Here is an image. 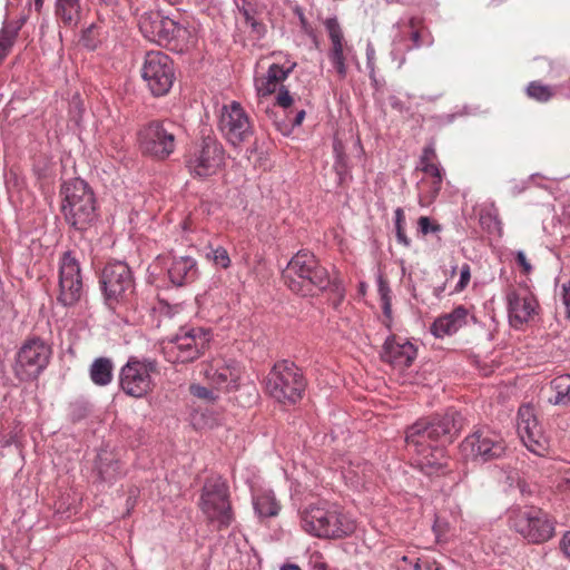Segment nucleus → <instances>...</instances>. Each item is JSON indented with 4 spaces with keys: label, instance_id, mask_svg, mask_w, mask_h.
I'll return each mask as SVG.
<instances>
[{
    "label": "nucleus",
    "instance_id": "obj_1",
    "mask_svg": "<svg viewBox=\"0 0 570 570\" xmlns=\"http://www.w3.org/2000/svg\"><path fill=\"white\" fill-rule=\"evenodd\" d=\"M287 287L301 296H314L330 291L337 297V306L344 297V287L338 278H331L328 271L309 250H298L282 273Z\"/></svg>",
    "mask_w": 570,
    "mask_h": 570
},
{
    "label": "nucleus",
    "instance_id": "obj_2",
    "mask_svg": "<svg viewBox=\"0 0 570 570\" xmlns=\"http://www.w3.org/2000/svg\"><path fill=\"white\" fill-rule=\"evenodd\" d=\"M463 429V417L460 412L451 409L443 414L422 417L405 431V442L422 452L428 443L445 446L454 442Z\"/></svg>",
    "mask_w": 570,
    "mask_h": 570
},
{
    "label": "nucleus",
    "instance_id": "obj_3",
    "mask_svg": "<svg viewBox=\"0 0 570 570\" xmlns=\"http://www.w3.org/2000/svg\"><path fill=\"white\" fill-rule=\"evenodd\" d=\"M60 196L61 213L70 227L78 232H86L97 222V199L87 181L81 178L63 181Z\"/></svg>",
    "mask_w": 570,
    "mask_h": 570
},
{
    "label": "nucleus",
    "instance_id": "obj_4",
    "mask_svg": "<svg viewBox=\"0 0 570 570\" xmlns=\"http://www.w3.org/2000/svg\"><path fill=\"white\" fill-rule=\"evenodd\" d=\"M307 381L294 362L282 360L274 364L265 379L266 393L283 405H294L303 399Z\"/></svg>",
    "mask_w": 570,
    "mask_h": 570
},
{
    "label": "nucleus",
    "instance_id": "obj_5",
    "mask_svg": "<svg viewBox=\"0 0 570 570\" xmlns=\"http://www.w3.org/2000/svg\"><path fill=\"white\" fill-rule=\"evenodd\" d=\"M303 529L318 538L342 539L355 531V523L335 508L311 504L302 512Z\"/></svg>",
    "mask_w": 570,
    "mask_h": 570
},
{
    "label": "nucleus",
    "instance_id": "obj_6",
    "mask_svg": "<svg viewBox=\"0 0 570 570\" xmlns=\"http://www.w3.org/2000/svg\"><path fill=\"white\" fill-rule=\"evenodd\" d=\"M225 163L222 144L213 136H204L185 156V166L194 178H207Z\"/></svg>",
    "mask_w": 570,
    "mask_h": 570
},
{
    "label": "nucleus",
    "instance_id": "obj_7",
    "mask_svg": "<svg viewBox=\"0 0 570 570\" xmlns=\"http://www.w3.org/2000/svg\"><path fill=\"white\" fill-rule=\"evenodd\" d=\"M159 373L158 363L151 358L130 356L119 371V386L129 396L139 399L153 391V374Z\"/></svg>",
    "mask_w": 570,
    "mask_h": 570
},
{
    "label": "nucleus",
    "instance_id": "obj_8",
    "mask_svg": "<svg viewBox=\"0 0 570 570\" xmlns=\"http://www.w3.org/2000/svg\"><path fill=\"white\" fill-rule=\"evenodd\" d=\"M200 509L209 522L218 523V530L230 525L234 517L225 481L217 478L205 482L200 495Z\"/></svg>",
    "mask_w": 570,
    "mask_h": 570
},
{
    "label": "nucleus",
    "instance_id": "obj_9",
    "mask_svg": "<svg viewBox=\"0 0 570 570\" xmlns=\"http://www.w3.org/2000/svg\"><path fill=\"white\" fill-rule=\"evenodd\" d=\"M176 126L169 121L154 120L144 126L138 132L139 147L142 154L155 159L164 160L175 150Z\"/></svg>",
    "mask_w": 570,
    "mask_h": 570
},
{
    "label": "nucleus",
    "instance_id": "obj_10",
    "mask_svg": "<svg viewBox=\"0 0 570 570\" xmlns=\"http://www.w3.org/2000/svg\"><path fill=\"white\" fill-rule=\"evenodd\" d=\"M511 522L514 530L531 543L546 542L554 533L553 522L548 513L534 507L513 511Z\"/></svg>",
    "mask_w": 570,
    "mask_h": 570
},
{
    "label": "nucleus",
    "instance_id": "obj_11",
    "mask_svg": "<svg viewBox=\"0 0 570 570\" xmlns=\"http://www.w3.org/2000/svg\"><path fill=\"white\" fill-rule=\"evenodd\" d=\"M50 346L39 337L27 340L17 354L14 373L20 381L36 380L48 366Z\"/></svg>",
    "mask_w": 570,
    "mask_h": 570
},
{
    "label": "nucleus",
    "instance_id": "obj_12",
    "mask_svg": "<svg viewBox=\"0 0 570 570\" xmlns=\"http://www.w3.org/2000/svg\"><path fill=\"white\" fill-rule=\"evenodd\" d=\"M141 76L155 97L165 96L175 80L173 60L161 51H149L145 57Z\"/></svg>",
    "mask_w": 570,
    "mask_h": 570
},
{
    "label": "nucleus",
    "instance_id": "obj_13",
    "mask_svg": "<svg viewBox=\"0 0 570 570\" xmlns=\"http://www.w3.org/2000/svg\"><path fill=\"white\" fill-rule=\"evenodd\" d=\"M461 450L472 461L485 463L503 458L507 453V445L497 433L480 429L464 439Z\"/></svg>",
    "mask_w": 570,
    "mask_h": 570
},
{
    "label": "nucleus",
    "instance_id": "obj_14",
    "mask_svg": "<svg viewBox=\"0 0 570 570\" xmlns=\"http://www.w3.org/2000/svg\"><path fill=\"white\" fill-rule=\"evenodd\" d=\"M99 283L109 305L126 299L134 291L131 271L124 262L108 263L101 272Z\"/></svg>",
    "mask_w": 570,
    "mask_h": 570
},
{
    "label": "nucleus",
    "instance_id": "obj_15",
    "mask_svg": "<svg viewBox=\"0 0 570 570\" xmlns=\"http://www.w3.org/2000/svg\"><path fill=\"white\" fill-rule=\"evenodd\" d=\"M82 294L83 285L79 262L71 252H66L60 262L57 301L65 307L73 306L81 299Z\"/></svg>",
    "mask_w": 570,
    "mask_h": 570
},
{
    "label": "nucleus",
    "instance_id": "obj_16",
    "mask_svg": "<svg viewBox=\"0 0 570 570\" xmlns=\"http://www.w3.org/2000/svg\"><path fill=\"white\" fill-rule=\"evenodd\" d=\"M209 338L203 328H180L169 338V355L173 362L189 363L203 354Z\"/></svg>",
    "mask_w": 570,
    "mask_h": 570
},
{
    "label": "nucleus",
    "instance_id": "obj_17",
    "mask_svg": "<svg viewBox=\"0 0 570 570\" xmlns=\"http://www.w3.org/2000/svg\"><path fill=\"white\" fill-rule=\"evenodd\" d=\"M220 129L228 142L235 147L247 141L254 134L248 115L237 101L223 107Z\"/></svg>",
    "mask_w": 570,
    "mask_h": 570
},
{
    "label": "nucleus",
    "instance_id": "obj_18",
    "mask_svg": "<svg viewBox=\"0 0 570 570\" xmlns=\"http://www.w3.org/2000/svg\"><path fill=\"white\" fill-rule=\"evenodd\" d=\"M139 29L148 40L167 46L179 36L181 27L160 11H148L141 14Z\"/></svg>",
    "mask_w": 570,
    "mask_h": 570
},
{
    "label": "nucleus",
    "instance_id": "obj_19",
    "mask_svg": "<svg viewBox=\"0 0 570 570\" xmlns=\"http://www.w3.org/2000/svg\"><path fill=\"white\" fill-rule=\"evenodd\" d=\"M518 431L524 445L531 452L543 455L548 448L547 439L532 407L529 405H523L519 409Z\"/></svg>",
    "mask_w": 570,
    "mask_h": 570
},
{
    "label": "nucleus",
    "instance_id": "obj_20",
    "mask_svg": "<svg viewBox=\"0 0 570 570\" xmlns=\"http://www.w3.org/2000/svg\"><path fill=\"white\" fill-rule=\"evenodd\" d=\"M509 318L512 325L518 326L527 323L537 314L539 303L532 294L521 296L515 291L507 295Z\"/></svg>",
    "mask_w": 570,
    "mask_h": 570
},
{
    "label": "nucleus",
    "instance_id": "obj_21",
    "mask_svg": "<svg viewBox=\"0 0 570 570\" xmlns=\"http://www.w3.org/2000/svg\"><path fill=\"white\" fill-rule=\"evenodd\" d=\"M416 357V347L409 341L397 342L395 336H389L381 353L382 361L393 366L409 367Z\"/></svg>",
    "mask_w": 570,
    "mask_h": 570
},
{
    "label": "nucleus",
    "instance_id": "obj_22",
    "mask_svg": "<svg viewBox=\"0 0 570 570\" xmlns=\"http://www.w3.org/2000/svg\"><path fill=\"white\" fill-rule=\"evenodd\" d=\"M325 27L332 41V49L328 53L330 60L341 78L346 77L345 58L343 55V32L336 18H328Z\"/></svg>",
    "mask_w": 570,
    "mask_h": 570
},
{
    "label": "nucleus",
    "instance_id": "obj_23",
    "mask_svg": "<svg viewBox=\"0 0 570 570\" xmlns=\"http://www.w3.org/2000/svg\"><path fill=\"white\" fill-rule=\"evenodd\" d=\"M428 448L430 452L424 454L419 462L422 472L429 476L448 473L449 458L445 452V446H438V444L433 446L431 443H428L421 453Z\"/></svg>",
    "mask_w": 570,
    "mask_h": 570
},
{
    "label": "nucleus",
    "instance_id": "obj_24",
    "mask_svg": "<svg viewBox=\"0 0 570 570\" xmlns=\"http://www.w3.org/2000/svg\"><path fill=\"white\" fill-rule=\"evenodd\" d=\"M168 277L176 286L194 282L197 277L196 261L189 256L175 258L168 269Z\"/></svg>",
    "mask_w": 570,
    "mask_h": 570
},
{
    "label": "nucleus",
    "instance_id": "obj_25",
    "mask_svg": "<svg viewBox=\"0 0 570 570\" xmlns=\"http://www.w3.org/2000/svg\"><path fill=\"white\" fill-rule=\"evenodd\" d=\"M96 470L100 482L111 483L121 475L119 460L108 451H101L96 461Z\"/></svg>",
    "mask_w": 570,
    "mask_h": 570
},
{
    "label": "nucleus",
    "instance_id": "obj_26",
    "mask_svg": "<svg viewBox=\"0 0 570 570\" xmlns=\"http://www.w3.org/2000/svg\"><path fill=\"white\" fill-rule=\"evenodd\" d=\"M55 14L65 27L75 28L81 19L80 2H56Z\"/></svg>",
    "mask_w": 570,
    "mask_h": 570
},
{
    "label": "nucleus",
    "instance_id": "obj_27",
    "mask_svg": "<svg viewBox=\"0 0 570 570\" xmlns=\"http://www.w3.org/2000/svg\"><path fill=\"white\" fill-rule=\"evenodd\" d=\"M114 364L108 357H97L89 368V375L94 384L106 386L112 381Z\"/></svg>",
    "mask_w": 570,
    "mask_h": 570
},
{
    "label": "nucleus",
    "instance_id": "obj_28",
    "mask_svg": "<svg viewBox=\"0 0 570 570\" xmlns=\"http://www.w3.org/2000/svg\"><path fill=\"white\" fill-rule=\"evenodd\" d=\"M553 396L549 397V402L556 405H564L570 402V374L554 377L550 383Z\"/></svg>",
    "mask_w": 570,
    "mask_h": 570
},
{
    "label": "nucleus",
    "instance_id": "obj_29",
    "mask_svg": "<svg viewBox=\"0 0 570 570\" xmlns=\"http://www.w3.org/2000/svg\"><path fill=\"white\" fill-rule=\"evenodd\" d=\"M254 509L259 517L272 518L279 512V504L272 493H263L254 499Z\"/></svg>",
    "mask_w": 570,
    "mask_h": 570
},
{
    "label": "nucleus",
    "instance_id": "obj_30",
    "mask_svg": "<svg viewBox=\"0 0 570 570\" xmlns=\"http://www.w3.org/2000/svg\"><path fill=\"white\" fill-rule=\"evenodd\" d=\"M525 92L529 98L539 102H548L556 96V88L534 80L529 82Z\"/></svg>",
    "mask_w": 570,
    "mask_h": 570
},
{
    "label": "nucleus",
    "instance_id": "obj_31",
    "mask_svg": "<svg viewBox=\"0 0 570 570\" xmlns=\"http://www.w3.org/2000/svg\"><path fill=\"white\" fill-rule=\"evenodd\" d=\"M20 27H12V23H6L0 30V59H3L12 48Z\"/></svg>",
    "mask_w": 570,
    "mask_h": 570
},
{
    "label": "nucleus",
    "instance_id": "obj_32",
    "mask_svg": "<svg viewBox=\"0 0 570 570\" xmlns=\"http://www.w3.org/2000/svg\"><path fill=\"white\" fill-rule=\"evenodd\" d=\"M410 40L412 41L410 49H419L423 46L431 47L434 43V37L429 28L411 31Z\"/></svg>",
    "mask_w": 570,
    "mask_h": 570
},
{
    "label": "nucleus",
    "instance_id": "obj_33",
    "mask_svg": "<svg viewBox=\"0 0 570 570\" xmlns=\"http://www.w3.org/2000/svg\"><path fill=\"white\" fill-rule=\"evenodd\" d=\"M421 165V170L426 174V175H430L433 180H432V194H433V197H435L440 189H441V185H442V174H441V169L439 167V165L434 164V163H425V164H420Z\"/></svg>",
    "mask_w": 570,
    "mask_h": 570
},
{
    "label": "nucleus",
    "instance_id": "obj_34",
    "mask_svg": "<svg viewBox=\"0 0 570 570\" xmlns=\"http://www.w3.org/2000/svg\"><path fill=\"white\" fill-rule=\"evenodd\" d=\"M239 12L244 17L247 24L250 26L252 31L255 32L258 37H262L266 32L265 26L255 19V10L252 7L238 8Z\"/></svg>",
    "mask_w": 570,
    "mask_h": 570
},
{
    "label": "nucleus",
    "instance_id": "obj_35",
    "mask_svg": "<svg viewBox=\"0 0 570 570\" xmlns=\"http://www.w3.org/2000/svg\"><path fill=\"white\" fill-rule=\"evenodd\" d=\"M294 67H295V63L293 66H291L289 68L284 69L283 66L273 63L269 66L266 77L268 78L269 82H275L276 85H278L279 82L284 81L289 76V73L293 71Z\"/></svg>",
    "mask_w": 570,
    "mask_h": 570
},
{
    "label": "nucleus",
    "instance_id": "obj_36",
    "mask_svg": "<svg viewBox=\"0 0 570 570\" xmlns=\"http://www.w3.org/2000/svg\"><path fill=\"white\" fill-rule=\"evenodd\" d=\"M443 316L448 318L449 323L452 325V328L459 331L466 323L468 309L460 305L455 307L451 313Z\"/></svg>",
    "mask_w": 570,
    "mask_h": 570
},
{
    "label": "nucleus",
    "instance_id": "obj_37",
    "mask_svg": "<svg viewBox=\"0 0 570 570\" xmlns=\"http://www.w3.org/2000/svg\"><path fill=\"white\" fill-rule=\"evenodd\" d=\"M455 332L456 331L452 328V325L449 323L448 318H445L443 315L438 317L431 326V333L435 337H443L445 335H451Z\"/></svg>",
    "mask_w": 570,
    "mask_h": 570
},
{
    "label": "nucleus",
    "instance_id": "obj_38",
    "mask_svg": "<svg viewBox=\"0 0 570 570\" xmlns=\"http://www.w3.org/2000/svg\"><path fill=\"white\" fill-rule=\"evenodd\" d=\"M480 222L481 224L489 230L492 228H500L501 222L499 219L497 208L492 206L489 210H482L480 213Z\"/></svg>",
    "mask_w": 570,
    "mask_h": 570
},
{
    "label": "nucleus",
    "instance_id": "obj_39",
    "mask_svg": "<svg viewBox=\"0 0 570 570\" xmlns=\"http://www.w3.org/2000/svg\"><path fill=\"white\" fill-rule=\"evenodd\" d=\"M404 213L402 208H397L395 210V232L397 242L406 247L411 245L410 238L405 235L404 232Z\"/></svg>",
    "mask_w": 570,
    "mask_h": 570
},
{
    "label": "nucleus",
    "instance_id": "obj_40",
    "mask_svg": "<svg viewBox=\"0 0 570 570\" xmlns=\"http://www.w3.org/2000/svg\"><path fill=\"white\" fill-rule=\"evenodd\" d=\"M207 257L213 259L216 266L227 268L230 265V258L227 250L224 247H217L207 254Z\"/></svg>",
    "mask_w": 570,
    "mask_h": 570
},
{
    "label": "nucleus",
    "instance_id": "obj_41",
    "mask_svg": "<svg viewBox=\"0 0 570 570\" xmlns=\"http://www.w3.org/2000/svg\"><path fill=\"white\" fill-rule=\"evenodd\" d=\"M190 394L195 397L206 400L209 403H214L216 400V395L214 392L206 386L199 385V384H191L189 386Z\"/></svg>",
    "mask_w": 570,
    "mask_h": 570
},
{
    "label": "nucleus",
    "instance_id": "obj_42",
    "mask_svg": "<svg viewBox=\"0 0 570 570\" xmlns=\"http://www.w3.org/2000/svg\"><path fill=\"white\" fill-rule=\"evenodd\" d=\"M419 232L423 235H428L430 233H438L442 229L441 225L436 223H432L431 219L426 216H421L417 220Z\"/></svg>",
    "mask_w": 570,
    "mask_h": 570
},
{
    "label": "nucleus",
    "instance_id": "obj_43",
    "mask_svg": "<svg viewBox=\"0 0 570 570\" xmlns=\"http://www.w3.org/2000/svg\"><path fill=\"white\" fill-rule=\"evenodd\" d=\"M334 150L336 153V161H335V170L342 181L344 176L347 174V166L345 156L338 150L337 145H334Z\"/></svg>",
    "mask_w": 570,
    "mask_h": 570
},
{
    "label": "nucleus",
    "instance_id": "obj_44",
    "mask_svg": "<svg viewBox=\"0 0 570 570\" xmlns=\"http://www.w3.org/2000/svg\"><path fill=\"white\" fill-rule=\"evenodd\" d=\"M276 102L279 107L288 108L293 104V98L285 86H281L278 94L276 96Z\"/></svg>",
    "mask_w": 570,
    "mask_h": 570
},
{
    "label": "nucleus",
    "instance_id": "obj_45",
    "mask_svg": "<svg viewBox=\"0 0 570 570\" xmlns=\"http://www.w3.org/2000/svg\"><path fill=\"white\" fill-rule=\"evenodd\" d=\"M436 159V151L434 141L431 140L424 148L420 157V164L434 163Z\"/></svg>",
    "mask_w": 570,
    "mask_h": 570
},
{
    "label": "nucleus",
    "instance_id": "obj_46",
    "mask_svg": "<svg viewBox=\"0 0 570 570\" xmlns=\"http://www.w3.org/2000/svg\"><path fill=\"white\" fill-rule=\"evenodd\" d=\"M276 86L275 82H269L268 78L265 77V79H262V81L256 85V89L259 96L265 97L275 92Z\"/></svg>",
    "mask_w": 570,
    "mask_h": 570
},
{
    "label": "nucleus",
    "instance_id": "obj_47",
    "mask_svg": "<svg viewBox=\"0 0 570 570\" xmlns=\"http://www.w3.org/2000/svg\"><path fill=\"white\" fill-rule=\"evenodd\" d=\"M470 278H471L470 266L468 264H464L461 268L460 281L455 286V291L456 292L463 291L468 286Z\"/></svg>",
    "mask_w": 570,
    "mask_h": 570
},
{
    "label": "nucleus",
    "instance_id": "obj_48",
    "mask_svg": "<svg viewBox=\"0 0 570 570\" xmlns=\"http://www.w3.org/2000/svg\"><path fill=\"white\" fill-rule=\"evenodd\" d=\"M561 298L566 307V317L570 320V279L561 286Z\"/></svg>",
    "mask_w": 570,
    "mask_h": 570
},
{
    "label": "nucleus",
    "instance_id": "obj_49",
    "mask_svg": "<svg viewBox=\"0 0 570 570\" xmlns=\"http://www.w3.org/2000/svg\"><path fill=\"white\" fill-rule=\"evenodd\" d=\"M377 287L382 303L391 301V288L389 286V283L383 277L379 278Z\"/></svg>",
    "mask_w": 570,
    "mask_h": 570
},
{
    "label": "nucleus",
    "instance_id": "obj_50",
    "mask_svg": "<svg viewBox=\"0 0 570 570\" xmlns=\"http://www.w3.org/2000/svg\"><path fill=\"white\" fill-rule=\"evenodd\" d=\"M515 262L522 268L524 274H530L532 272V265L529 263L525 254L522 250H518L515 253Z\"/></svg>",
    "mask_w": 570,
    "mask_h": 570
},
{
    "label": "nucleus",
    "instance_id": "obj_51",
    "mask_svg": "<svg viewBox=\"0 0 570 570\" xmlns=\"http://www.w3.org/2000/svg\"><path fill=\"white\" fill-rule=\"evenodd\" d=\"M560 548L562 552L570 558V532H566L561 539Z\"/></svg>",
    "mask_w": 570,
    "mask_h": 570
},
{
    "label": "nucleus",
    "instance_id": "obj_52",
    "mask_svg": "<svg viewBox=\"0 0 570 570\" xmlns=\"http://www.w3.org/2000/svg\"><path fill=\"white\" fill-rule=\"evenodd\" d=\"M409 27L411 29V31L413 30H421L423 28H428L425 24H424V21L422 18H417V17H412L410 20H409Z\"/></svg>",
    "mask_w": 570,
    "mask_h": 570
},
{
    "label": "nucleus",
    "instance_id": "obj_53",
    "mask_svg": "<svg viewBox=\"0 0 570 570\" xmlns=\"http://www.w3.org/2000/svg\"><path fill=\"white\" fill-rule=\"evenodd\" d=\"M389 102H390V106H391L393 109H395V110H397V111H400V112L404 111V109H405V108H404V104H403V102L401 101V99H400L399 97H396V96H390V97H389Z\"/></svg>",
    "mask_w": 570,
    "mask_h": 570
},
{
    "label": "nucleus",
    "instance_id": "obj_54",
    "mask_svg": "<svg viewBox=\"0 0 570 570\" xmlns=\"http://www.w3.org/2000/svg\"><path fill=\"white\" fill-rule=\"evenodd\" d=\"M305 115V110H299L293 119V126H299L303 122Z\"/></svg>",
    "mask_w": 570,
    "mask_h": 570
},
{
    "label": "nucleus",
    "instance_id": "obj_55",
    "mask_svg": "<svg viewBox=\"0 0 570 570\" xmlns=\"http://www.w3.org/2000/svg\"><path fill=\"white\" fill-rule=\"evenodd\" d=\"M382 308H383V314H384V316H386L387 318H390V317H391V315H392L391 301L383 302V303H382Z\"/></svg>",
    "mask_w": 570,
    "mask_h": 570
},
{
    "label": "nucleus",
    "instance_id": "obj_56",
    "mask_svg": "<svg viewBox=\"0 0 570 570\" xmlns=\"http://www.w3.org/2000/svg\"><path fill=\"white\" fill-rule=\"evenodd\" d=\"M424 568H425V570H442V567L439 566L435 561L434 562H425Z\"/></svg>",
    "mask_w": 570,
    "mask_h": 570
},
{
    "label": "nucleus",
    "instance_id": "obj_57",
    "mask_svg": "<svg viewBox=\"0 0 570 570\" xmlns=\"http://www.w3.org/2000/svg\"><path fill=\"white\" fill-rule=\"evenodd\" d=\"M281 570H301V568L294 563H286L282 566Z\"/></svg>",
    "mask_w": 570,
    "mask_h": 570
},
{
    "label": "nucleus",
    "instance_id": "obj_58",
    "mask_svg": "<svg viewBox=\"0 0 570 570\" xmlns=\"http://www.w3.org/2000/svg\"><path fill=\"white\" fill-rule=\"evenodd\" d=\"M35 9L40 12L43 7V0H33Z\"/></svg>",
    "mask_w": 570,
    "mask_h": 570
},
{
    "label": "nucleus",
    "instance_id": "obj_59",
    "mask_svg": "<svg viewBox=\"0 0 570 570\" xmlns=\"http://www.w3.org/2000/svg\"><path fill=\"white\" fill-rule=\"evenodd\" d=\"M24 22H26V18L23 17V18L19 19V21L16 22V24L12 23V27H20L21 28Z\"/></svg>",
    "mask_w": 570,
    "mask_h": 570
},
{
    "label": "nucleus",
    "instance_id": "obj_60",
    "mask_svg": "<svg viewBox=\"0 0 570 570\" xmlns=\"http://www.w3.org/2000/svg\"><path fill=\"white\" fill-rule=\"evenodd\" d=\"M100 1L107 6H112V4H116V2H117V0H100Z\"/></svg>",
    "mask_w": 570,
    "mask_h": 570
},
{
    "label": "nucleus",
    "instance_id": "obj_61",
    "mask_svg": "<svg viewBox=\"0 0 570 570\" xmlns=\"http://www.w3.org/2000/svg\"><path fill=\"white\" fill-rule=\"evenodd\" d=\"M92 28H94V24H91L90 27H88V28L86 29L85 33H89V32H91Z\"/></svg>",
    "mask_w": 570,
    "mask_h": 570
},
{
    "label": "nucleus",
    "instance_id": "obj_62",
    "mask_svg": "<svg viewBox=\"0 0 570 570\" xmlns=\"http://www.w3.org/2000/svg\"><path fill=\"white\" fill-rule=\"evenodd\" d=\"M421 568H422V566L417 562V563L415 564V569H416V570H420Z\"/></svg>",
    "mask_w": 570,
    "mask_h": 570
},
{
    "label": "nucleus",
    "instance_id": "obj_63",
    "mask_svg": "<svg viewBox=\"0 0 570 570\" xmlns=\"http://www.w3.org/2000/svg\"><path fill=\"white\" fill-rule=\"evenodd\" d=\"M0 570H6L2 564H0Z\"/></svg>",
    "mask_w": 570,
    "mask_h": 570
},
{
    "label": "nucleus",
    "instance_id": "obj_64",
    "mask_svg": "<svg viewBox=\"0 0 570 570\" xmlns=\"http://www.w3.org/2000/svg\"><path fill=\"white\" fill-rule=\"evenodd\" d=\"M318 570H325V569H324V566H321V568H320Z\"/></svg>",
    "mask_w": 570,
    "mask_h": 570
}]
</instances>
